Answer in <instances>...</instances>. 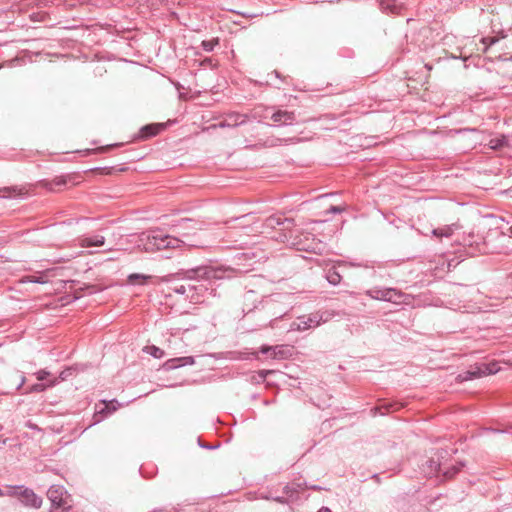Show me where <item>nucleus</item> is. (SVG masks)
I'll list each match as a JSON object with an SVG mask.
<instances>
[{
    "mask_svg": "<svg viewBox=\"0 0 512 512\" xmlns=\"http://www.w3.org/2000/svg\"><path fill=\"white\" fill-rule=\"evenodd\" d=\"M47 497L52 504L50 512H64L71 508L67 492L62 486H51L47 491Z\"/></svg>",
    "mask_w": 512,
    "mask_h": 512,
    "instance_id": "7ed1b4c3",
    "label": "nucleus"
},
{
    "mask_svg": "<svg viewBox=\"0 0 512 512\" xmlns=\"http://www.w3.org/2000/svg\"><path fill=\"white\" fill-rule=\"evenodd\" d=\"M166 243H167L168 249H175V248L180 247L183 242L177 238H174V237H171L168 235Z\"/></svg>",
    "mask_w": 512,
    "mask_h": 512,
    "instance_id": "b1692460",
    "label": "nucleus"
},
{
    "mask_svg": "<svg viewBox=\"0 0 512 512\" xmlns=\"http://www.w3.org/2000/svg\"><path fill=\"white\" fill-rule=\"evenodd\" d=\"M270 373H273V370H262L259 372V375L262 377V378H265L268 374Z\"/></svg>",
    "mask_w": 512,
    "mask_h": 512,
    "instance_id": "f704fd0d",
    "label": "nucleus"
},
{
    "mask_svg": "<svg viewBox=\"0 0 512 512\" xmlns=\"http://www.w3.org/2000/svg\"><path fill=\"white\" fill-rule=\"evenodd\" d=\"M327 280L330 284L337 285L341 281V275L335 268H332L327 273Z\"/></svg>",
    "mask_w": 512,
    "mask_h": 512,
    "instance_id": "412c9836",
    "label": "nucleus"
},
{
    "mask_svg": "<svg viewBox=\"0 0 512 512\" xmlns=\"http://www.w3.org/2000/svg\"><path fill=\"white\" fill-rule=\"evenodd\" d=\"M470 255H471V256H475V255H476V253H475V252H470Z\"/></svg>",
    "mask_w": 512,
    "mask_h": 512,
    "instance_id": "c03bdc74",
    "label": "nucleus"
},
{
    "mask_svg": "<svg viewBox=\"0 0 512 512\" xmlns=\"http://www.w3.org/2000/svg\"><path fill=\"white\" fill-rule=\"evenodd\" d=\"M237 123L236 122H233V123H227L228 126H232V125H236Z\"/></svg>",
    "mask_w": 512,
    "mask_h": 512,
    "instance_id": "79ce46f5",
    "label": "nucleus"
},
{
    "mask_svg": "<svg viewBox=\"0 0 512 512\" xmlns=\"http://www.w3.org/2000/svg\"><path fill=\"white\" fill-rule=\"evenodd\" d=\"M152 355H153L154 357L159 358V357H161L163 354H156V353H153Z\"/></svg>",
    "mask_w": 512,
    "mask_h": 512,
    "instance_id": "58836bf2",
    "label": "nucleus"
},
{
    "mask_svg": "<svg viewBox=\"0 0 512 512\" xmlns=\"http://www.w3.org/2000/svg\"><path fill=\"white\" fill-rule=\"evenodd\" d=\"M166 126H167L166 123H152V124L146 125L141 129L140 136L142 139H147V138L156 136L159 133H161L162 131H164L166 129Z\"/></svg>",
    "mask_w": 512,
    "mask_h": 512,
    "instance_id": "6e6552de",
    "label": "nucleus"
},
{
    "mask_svg": "<svg viewBox=\"0 0 512 512\" xmlns=\"http://www.w3.org/2000/svg\"><path fill=\"white\" fill-rule=\"evenodd\" d=\"M300 484H287L283 488L285 496L291 501H296L299 498V492L301 490Z\"/></svg>",
    "mask_w": 512,
    "mask_h": 512,
    "instance_id": "4468645a",
    "label": "nucleus"
},
{
    "mask_svg": "<svg viewBox=\"0 0 512 512\" xmlns=\"http://www.w3.org/2000/svg\"><path fill=\"white\" fill-rule=\"evenodd\" d=\"M500 370L499 362L493 361L490 363H482L471 367L464 373L458 375L459 382H464L474 378H479L485 375L495 374Z\"/></svg>",
    "mask_w": 512,
    "mask_h": 512,
    "instance_id": "f03ea898",
    "label": "nucleus"
},
{
    "mask_svg": "<svg viewBox=\"0 0 512 512\" xmlns=\"http://www.w3.org/2000/svg\"><path fill=\"white\" fill-rule=\"evenodd\" d=\"M49 375V372L41 370L38 372L37 379L42 381Z\"/></svg>",
    "mask_w": 512,
    "mask_h": 512,
    "instance_id": "2f4dec72",
    "label": "nucleus"
},
{
    "mask_svg": "<svg viewBox=\"0 0 512 512\" xmlns=\"http://www.w3.org/2000/svg\"><path fill=\"white\" fill-rule=\"evenodd\" d=\"M153 277L140 273H132L127 277V283L130 285H146Z\"/></svg>",
    "mask_w": 512,
    "mask_h": 512,
    "instance_id": "ddd939ff",
    "label": "nucleus"
},
{
    "mask_svg": "<svg viewBox=\"0 0 512 512\" xmlns=\"http://www.w3.org/2000/svg\"><path fill=\"white\" fill-rule=\"evenodd\" d=\"M460 471V467H457V466H453L451 467L450 469L446 470L444 472V477L446 479H451L453 478L458 472Z\"/></svg>",
    "mask_w": 512,
    "mask_h": 512,
    "instance_id": "bb28decb",
    "label": "nucleus"
},
{
    "mask_svg": "<svg viewBox=\"0 0 512 512\" xmlns=\"http://www.w3.org/2000/svg\"><path fill=\"white\" fill-rule=\"evenodd\" d=\"M26 279L30 282H36V283H45L46 282V280H44V278L42 276H40V277L30 276V277H27Z\"/></svg>",
    "mask_w": 512,
    "mask_h": 512,
    "instance_id": "c85d7f7f",
    "label": "nucleus"
},
{
    "mask_svg": "<svg viewBox=\"0 0 512 512\" xmlns=\"http://www.w3.org/2000/svg\"><path fill=\"white\" fill-rule=\"evenodd\" d=\"M185 277L188 278V279H195V278H199V272H198V269L196 270H189L186 272L185 274Z\"/></svg>",
    "mask_w": 512,
    "mask_h": 512,
    "instance_id": "cd10ccee",
    "label": "nucleus"
},
{
    "mask_svg": "<svg viewBox=\"0 0 512 512\" xmlns=\"http://www.w3.org/2000/svg\"><path fill=\"white\" fill-rule=\"evenodd\" d=\"M502 234H503V235H507V236H509V237H511V238H512V226L508 228V231H507L506 233H505V232H503Z\"/></svg>",
    "mask_w": 512,
    "mask_h": 512,
    "instance_id": "c9c22d12",
    "label": "nucleus"
},
{
    "mask_svg": "<svg viewBox=\"0 0 512 512\" xmlns=\"http://www.w3.org/2000/svg\"><path fill=\"white\" fill-rule=\"evenodd\" d=\"M167 238H168V235H164L162 233H157L152 236H149L148 242L146 244V250L152 251V250L168 249V246L166 243Z\"/></svg>",
    "mask_w": 512,
    "mask_h": 512,
    "instance_id": "423d86ee",
    "label": "nucleus"
},
{
    "mask_svg": "<svg viewBox=\"0 0 512 512\" xmlns=\"http://www.w3.org/2000/svg\"><path fill=\"white\" fill-rule=\"evenodd\" d=\"M318 512H331V510L327 507H322Z\"/></svg>",
    "mask_w": 512,
    "mask_h": 512,
    "instance_id": "4c0bfd02",
    "label": "nucleus"
},
{
    "mask_svg": "<svg viewBox=\"0 0 512 512\" xmlns=\"http://www.w3.org/2000/svg\"><path fill=\"white\" fill-rule=\"evenodd\" d=\"M272 120L274 122L290 123L294 120V113L279 110L272 115Z\"/></svg>",
    "mask_w": 512,
    "mask_h": 512,
    "instance_id": "dca6fc26",
    "label": "nucleus"
},
{
    "mask_svg": "<svg viewBox=\"0 0 512 512\" xmlns=\"http://www.w3.org/2000/svg\"><path fill=\"white\" fill-rule=\"evenodd\" d=\"M309 241V234H303L294 244L299 250L318 252L321 250V242L312 239Z\"/></svg>",
    "mask_w": 512,
    "mask_h": 512,
    "instance_id": "0eeeda50",
    "label": "nucleus"
},
{
    "mask_svg": "<svg viewBox=\"0 0 512 512\" xmlns=\"http://www.w3.org/2000/svg\"><path fill=\"white\" fill-rule=\"evenodd\" d=\"M198 272H199V278L205 279V280H210V279H213V277H217L218 270L216 268L203 267V268H198Z\"/></svg>",
    "mask_w": 512,
    "mask_h": 512,
    "instance_id": "6ab92c4d",
    "label": "nucleus"
},
{
    "mask_svg": "<svg viewBox=\"0 0 512 512\" xmlns=\"http://www.w3.org/2000/svg\"><path fill=\"white\" fill-rule=\"evenodd\" d=\"M41 185L49 188L50 190H53V185L55 186H62L66 184V179L64 177H56L49 185L48 183L40 182Z\"/></svg>",
    "mask_w": 512,
    "mask_h": 512,
    "instance_id": "5701e85b",
    "label": "nucleus"
},
{
    "mask_svg": "<svg viewBox=\"0 0 512 512\" xmlns=\"http://www.w3.org/2000/svg\"><path fill=\"white\" fill-rule=\"evenodd\" d=\"M322 321V316L318 313L310 314L308 316L298 317L290 325L292 331H305L312 327H317Z\"/></svg>",
    "mask_w": 512,
    "mask_h": 512,
    "instance_id": "20e7f679",
    "label": "nucleus"
},
{
    "mask_svg": "<svg viewBox=\"0 0 512 512\" xmlns=\"http://www.w3.org/2000/svg\"><path fill=\"white\" fill-rule=\"evenodd\" d=\"M104 244L103 236H96L94 238H84L81 240V247H92V246H102Z\"/></svg>",
    "mask_w": 512,
    "mask_h": 512,
    "instance_id": "a211bd4d",
    "label": "nucleus"
},
{
    "mask_svg": "<svg viewBox=\"0 0 512 512\" xmlns=\"http://www.w3.org/2000/svg\"><path fill=\"white\" fill-rule=\"evenodd\" d=\"M218 44V39L214 38L209 41H203L202 46L206 51H211Z\"/></svg>",
    "mask_w": 512,
    "mask_h": 512,
    "instance_id": "a878e982",
    "label": "nucleus"
},
{
    "mask_svg": "<svg viewBox=\"0 0 512 512\" xmlns=\"http://www.w3.org/2000/svg\"><path fill=\"white\" fill-rule=\"evenodd\" d=\"M6 493H3L2 490L0 489V496H3L5 495Z\"/></svg>",
    "mask_w": 512,
    "mask_h": 512,
    "instance_id": "37998d69",
    "label": "nucleus"
},
{
    "mask_svg": "<svg viewBox=\"0 0 512 512\" xmlns=\"http://www.w3.org/2000/svg\"><path fill=\"white\" fill-rule=\"evenodd\" d=\"M453 234V226H444L433 230V235L437 238L450 237Z\"/></svg>",
    "mask_w": 512,
    "mask_h": 512,
    "instance_id": "aec40b11",
    "label": "nucleus"
},
{
    "mask_svg": "<svg viewBox=\"0 0 512 512\" xmlns=\"http://www.w3.org/2000/svg\"><path fill=\"white\" fill-rule=\"evenodd\" d=\"M376 299H381L395 304L408 303L409 296L402 294L394 289H387L383 291H377L374 296Z\"/></svg>",
    "mask_w": 512,
    "mask_h": 512,
    "instance_id": "39448f33",
    "label": "nucleus"
},
{
    "mask_svg": "<svg viewBox=\"0 0 512 512\" xmlns=\"http://www.w3.org/2000/svg\"><path fill=\"white\" fill-rule=\"evenodd\" d=\"M376 410H379V412L384 415L386 413H389V412H392V411H396L399 409V406L397 403H394V404H384L382 406H379L377 408H375Z\"/></svg>",
    "mask_w": 512,
    "mask_h": 512,
    "instance_id": "4be33fe9",
    "label": "nucleus"
},
{
    "mask_svg": "<svg viewBox=\"0 0 512 512\" xmlns=\"http://www.w3.org/2000/svg\"><path fill=\"white\" fill-rule=\"evenodd\" d=\"M344 210H345V207H342V206H332L329 211L336 213V212H342Z\"/></svg>",
    "mask_w": 512,
    "mask_h": 512,
    "instance_id": "72a5a7b5",
    "label": "nucleus"
},
{
    "mask_svg": "<svg viewBox=\"0 0 512 512\" xmlns=\"http://www.w3.org/2000/svg\"><path fill=\"white\" fill-rule=\"evenodd\" d=\"M273 500L280 504H288L290 502V500L286 496L274 497Z\"/></svg>",
    "mask_w": 512,
    "mask_h": 512,
    "instance_id": "c756f323",
    "label": "nucleus"
},
{
    "mask_svg": "<svg viewBox=\"0 0 512 512\" xmlns=\"http://www.w3.org/2000/svg\"><path fill=\"white\" fill-rule=\"evenodd\" d=\"M269 350H270L269 348H263V349H262V352H263V353H266V352H269Z\"/></svg>",
    "mask_w": 512,
    "mask_h": 512,
    "instance_id": "ea45409f",
    "label": "nucleus"
},
{
    "mask_svg": "<svg viewBox=\"0 0 512 512\" xmlns=\"http://www.w3.org/2000/svg\"><path fill=\"white\" fill-rule=\"evenodd\" d=\"M178 292L182 293L184 291V287L182 286L181 288H179V290H177Z\"/></svg>",
    "mask_w": 512,
    "mask_h": 512,
    "instance_id": "a19ab883",
    "label": "nucleus"
},
{
    "mask_svg": "<svg viewBox=\"0 0 512 512\" xmlns=\"http://www.w3.org/2000/svg\"><path fill=\"white\" fill-rule=\"evenodd\" d=\"M153 349H154V352H158V348L153 347Z\"/></svg>",
    "mask_w": 512,
    "mask_h": 512,
    "instance_id": "a18cd8bd",
    "label": "nucleus"
},
{
    "mask_svg": "<svg viewBox=\"0 0 512 512\" xmlns=\"http://www.w3.org/2000/svg\"><path fill=\"white\" fill-rule=\"evenodd\" d=\"M87 368L86 365H80V364H75V365H72L70 367H67L66 369H64L60 375H59V378L62 380V381H65L67 380L69 377H71L74 373H78L80 371H84L85 369Z\"/></svg>",
    "mask_w": 512,
    "mask_h": 512,
    "instance_id": "2eb2a0df",
    "label": "nucleus"
},
{
    "mask_svg": "<svg viewBox=\"0 0 512 512\" xmlns=\"http://www.w3.org/2000/svg\"><path fill=\"white\" fill-rule=\"evenodd\" d=\"M6 495L17 497L24 505L33 508H39L42 504V499L38 497L32 489L23 486L7 487Z\"/></svg>",
    "mask_w": 512,
    "mask_h": 512,
    "instance_id": "f257e3e1",
    "label": "nucleus"
},
{
    "mask_svg": "<svg viewBox=\"0 0 512 512\" xmlns=\"http://www.w3.org/2000/svg\"><path fill=\"white\" fill-rule=\"evenodd\" d=\"M193 363H194V359L191 356L179 357V358H173V359L167 360L164 363L163 368L166 371H170V370H173L175 368L182 367V366L192 365Z\"/></svg>",
    "mask_w": 512,
    "mask_h": 512,
    "instance_id": "1a4fd4ad",
    "label": "nucleus"
},
{
    "mask_svg": "<svg viewBox=\"0 0 512 512\" xmlns=\"http://www.w3.org/2000/svg\"><path fill=\"white\" fill-rule=\"evenodd\" d=\"M217 277H213V279H223L225 278V273L231 271V269H217Z\"/></svg>",
    "mask_w": 512,
    "mask_h": 512,
    "instance_id": "7c9ffc66",
    "label": "nucleus"
},
{
    "mask_svg": "<svg viewBox=\"0 0 512 512\" xmlns=\"http://www.w3.org/2000/svg\"><path fill=\"white\" fill-rule=\"evenodd\" d=\"M441 468V462L439 457L430 458L423 465V471L428 477L437 476Z\"/></svg>",
    "mask_w": 512,
    "mask_h": 512,
    "instance_id": "9d476101",
    "label": "nucleus"
},
{
    "mask_svg": "<svg viewBox=\"0 0 512 512\" xmlns=\"http://www.w3.org/2000/svg\"><path fill=\"white\" fill-rule=\"evenodd\" d=\"M105 407L102 408L101 410H99L95 415H94V418H95V422H98L101 420V418L107 416L108 414L114 412L117 410V405H118V402L116 400H113V401H110V402H107V401H103Z\"/></svg>",
    "mask_w": 512,
    "mask_h": 512,
    "instance_id": "f8f14e48",
    "label": "nucleus"
},
{
    "mask_svg": "<svg viewBox=\"0 0 512 512\" xmlns=\"http://www.w3.org/2000/svg\"><path fill=\"white\" fill-rule=\"evenodd\" d=\"M507 144V138L504 135H500L490 139L487 145L490 149L497 150L507 146Z\"/></svg>",
    "mask_w": 512,
    "mask_h": 512,
    "instance_id": "f3484780",
    "label": "nucleus"
},
{
    "mask_svg": "<svg viewBox=\"0 0 512 512\" xmlns=\"http://www.w3.org/2000/svg\"><path fill=\"white\" fill-rule=\"evenodd\" d=\"M274 355H275V357L278 356V354H274ZM286 355L287 354H284V353L279 354V356H280L279 359H287Z\"/></svg>",
    "mask_w": 512,
    "mask_h": 512,
    "instance_id": "e433bc0d",
    "label": "nucleus"
},
{
    "mask_svg": "<svg viewBox=\"0 0 512 512\" xmlns=\"http://www.w3.org/2000/svg\"><path fill=\"white\" fill-rule=\"evenodd\" d=\"M29 190L25 186L4 187L0 189L3 197H18L28 194Z\"/></svg>",
    "mask_w": 512,
    "mask_h": 512,
    "instance_id": "9b49d317",
    "label": "nucleus"
},
{
    "mask_svg": "<svg viewBox=\"0 0 512 512\" xmlns=\"http://www.w3.org/2000/svg\"><path fill=\"white\" fill-rule=\"evenodd\" d=\"M54 384H55V381L51 382L49 384V386H53ZM47 387H48V385H46V384L37 383V384L32 385L29 388V392H43L44 390H46Z\"/></svg>",
    "mask_w": 512,
    "mask_h": 512,
    "instance_id": "393cba45",
    "label": "nucleus"
},
{
    "mask_svg": "<svg viewBox=\"0 0 512 512\" xmlns=\"http://www.w3.org/2000/svg\"><path fill=\"white\" fill-rule=\"evenodd\" d=\"M477 252L480 253V254H485L486 253V244H485V242L481 243V247H479V244H477Z\"/></svg>",
    "mask_w": 512,
    "mask_h": 512,
    "instance_id": "473e14b6",
    "label": "nucleus"
}]
</instances>
